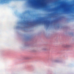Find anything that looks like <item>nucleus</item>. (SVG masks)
Segmentation results:
<instances>
[{
    "label": "nucleus",
    "mask_w": 74,
    "mask_h": 74,
    "mask_svg": "<svg viewBox=\"0 0 74 74\" xmlns=\"http://www.w3.org/2000/svg\"><path fill=\"white\" fill-rule=\"evenodd\" d=\"M42 22V18H40L36 20H34L33 21H24L25 24L28 25H34L36 24L41 23Z\"/></svg>",
    "instance_id": "f257e3e1"
},
{
    "label": "nucleus",
    "mask_w": 74,
    "mask_h": 74,
    "mask_svg": "<svg viewBox=\"0 0 74 74\" xmlns=\"http://www.w3.org/2000/svg\"><path fill=\"white\" fill-rule=\"evenodd\" d=\"M50 23L51 22L49 20H47L45 21V24H46L47 26H49V25H50Z\"/></svg>",
    "instance_id": "f03ea898"
},
{
    "label": "nucleus",
    "mask_w": 74,
    "mask_h": 74,
    "mask_svg": "<svg viewBox=\"0 0 74 74\" xmlns=\"http://www.w3.org/2000/svg\"><path fill=\"white\" fill-rule=\"evenodd\" d=\"M38 5H40V6H42L43 7L45 6V4H44L43 3H41L40 4H38Z\"/></svg>",
    "instance_id": "7ed1b4c3"
},
{
    "label": "nucleus",
    "mask_w": 74,
    "mask_h": 74,
    "mask_svg": "<svg viewBox=\"0 0 74 74\" xmlns=\"http://www.w3.org/2000/svg\"><path fill=\"white\" fill-rule=\"evenodd\" d=\"M72 10H70L69 9H66L64 10V12H66V11H72Z\"/></svg>",
    "instance_id": "20e7f679"
}]
</instances>
